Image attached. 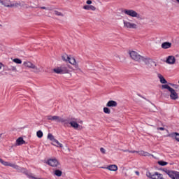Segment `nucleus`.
I'll return each mask as SVG.
<instances>
[{
    "instance_id": "obj_2",
    "label": "nucleus",
    "mask_w": 179,
    "mask_h": 179,
    "mask_svg": "<svg viewBox=\"0 0 179 179\" xmlns=\"http://www.w3.org/2000/svg\"><path fill=\"white\" fill-rule=\"evenodd\" d=\"M122 13L125 15H127V16H131V17H136L137 19H141V14L137 13L136 11L134 10L124 9L122 10Z\"/></svg>"
},
{
    "instance_id": "obj_22",
    "label": "nucleus",
    "mask_w": 179,
    "mask_h": 179,
    "mask_svg": "<svg viewBox=\"0 0 179 179\" xmlns=\"http://www.w3.org/2000/svg\"><path fill=\"white\" fill-rule=\"evenodd\" d=\"M54 174L55 176H57V177H61V176H62V171L61 170L56 169L54 171Z\"/></svg>"
},
{
    "instance_id": "obj_44",
    "label": "nucleus",
    "mask_w": 179,
    "mask_h": 179,
    "mask_svg": "<svg viewBox=\"0 0 179 179\" xmlns=\"http://www.w3.org/2000/svg\"><path fill=\"white\" fill-rule=\"evenodd\" d=\"M177 2H179V0H176Z\"/></svg>"
},
{
    "instance_id": "obj_43",
    "label": "nucleus",
    "mask_w": 179,
    "mask_h": 179,
    "mask_svg": "<svg viewBox=\"0 0 179 179\" xmlns=\"http://www.w3.org/2000/svg\"><path fill=\"white\" fill-rule=\"evenodd\" d=\"M40 1H41V2H44V1H45V0H40Z\"/></svg>"
},
{
    "instance_id": "obj_17",
    "label": "nucleus",
    "mask_w": 179,
    "mask_h": 179,
    "mask_svg": "<svg viewBox=\"0 0 179 179\" xmlns=\"http://www.w3.org/2000/svg\"><path fill=\"white\" fill-rule=\"evenodd\" d=\"M170 138H174L177 142H179V134L177 132H173L168 135Z\"/></svg>"
},
{
    "instance_id": "obj_37",
    "label": "nucleus",
    "mask_w": 179,
    "mask_h": 179,
    "mask_svg": "<svg viewBox=\"0 0 179 179\" xmlns=\"http://www.w3.org/2000/svg\"><path fill=\"white\" fill-rule=\"evenodd\" d=\"M171 86H173L175 87V89H178V85H174V84H171Z\"/></svg>"
},
{
    "instance_id": "obj_20",
    "label": "nucleus",
    "mask_w": 179,
    "mask_h": 179,
    "mask_svg": "<svg viewBox=\"0 0 179 179\" xmlns=\"http://www.w3.org/2000/svg\"><path fill=\"white\" fill-rule=\"evenodd\" d=\"M70 125L75 129H78L79 128V124L75 121H71L70 122Z\"/></svg>"
},
{
    "instance_id": "obj_29",
    "label": "nucleus",
    "mask_w": 179,
    "mask_h": 179,
    "mask_svg": "<svg viewBox=\"0 0 179 179\" xmlns=\"http://www.w3.org/2000/svg\"><path fill=\"white\" fill-rule=\"evenodd\" d=\"M55 15H56V16H64V14L58 10H55Z\"/></svg>"
},
{
    "instance_id": "obj_26",
    "label": "nucleus",
    "mask_w": 179,
    "mask_h": 179,
    "mask_svg": "<svg viewBox=\"0 0 179 179\" xmlns=\"http://www.w3.org/2000/svg\"><path fill=\"white\" fill-rule=\"evenodd\" d=\"M162 89H167V90H169V92H170L173 88H171L170 86H169L167 85H162Z\"/></svg>"
},
{
    "instance_id": "obj_25",
    "label": "nucleus",
    "mask_w": 179,
    "mask_h": 179,
    "mask_svg": "<svg viewBox=\"0 0 179 179\" xmlns=\"http://www.w3.org/2000/svg\"><path fill=\"white\" fill-rule=\"evenodd\" d=\"M63 61H65L66 62H69V59H71V57H69L68 55H64L62 57Z\"/></svg>"
},
{
    "instance_id": "obj_16",
    "label": "nucleus",
    "mask_w": 179,
    "mask_h": 179,
    "mask_svg": "<svg viewBox=\"0 0 179 179\" xmlns=\"http://www.w3.org/2000/svg\"><path fill=\"white\" fill-rule=\"evenodd\" d=\"M0 163L3 164V166H8L10 167H16V166L12 163H9L8 162L3 161L2 159L0 158Z\"/></svg>"
},
{
    "instance_id": "obj_24",
    "label": "nucleus",
    "mask_w": 179,
    "mask_h": 179,
    "mask_svg": "<svg viewBox=\"0 0 179 179\" xmlns=\"http://www.w3.org/2000/svg\"><path fill=\"white\" fill-rule=\"evenodd\" d=\"M108 108L109 107L107 106L103 108V113H105V114H111V110Z\"/></svg>"
},
{
    "instance_id": "obj_7",
    "label": "nucleus",
    "mask_w": 179,
    "mask_h": 179,
    "mask_svg": "<svg viewBox=\"0 0 179 179\" xmlns=\"http://www.w3.org/2000/svg\"><path fill=\"white\" fill-rule=\"evenodd\" d=\"M47 164L51 166V167H58L59 162L57 159H50L47 161Z\"/></svg>"
},
{
    "instance_id": "obj_32",
    "label": "nucleus",
    "mask_w": 179,
    "mask_h": 179,
    "mask_svg": "<svg viewBox=\"0 0 179 179\" xmlns=\"http://www.w3.org/2000/svg\"><path fill=\"white\" fill-rule=\"evenodd\" d=\"M83 9H86L87 10H89V9H90V6H83Z\"/></svg>"
},
{
    "instance_id": "obj_9",
    "label": "nucleus",
    "mask_w": 179,
    "mask_h": 179,
    "mask_svg": "<svg viewBox=\"0 0 179 179\" xmlns=\"http://www.w3.org/2000/svg\"><path fill=\"white\" fill-rule=\"evenodd\" d=\"M69 62L75 67V69H73V71H78L79 69V64H78V62H76V59L74 57H70Z\"/></svg>"
},
{
    "instance_id": "obj_38",
    "label": "nucleus",
    "mask_w": 179,
    "mask_h": 179,
    "mask_svg": "<svg viewBox=\"0 0 179 179\" xmlns=\"http://www.w3.org/2000/svg\"><path fill=\"white\" fill-rule=\"evenodd\" d=\"M129 153H139V151H129Z\"/></svg>"
},
{
    "instance_id": "obj_33",
    "label": "nucleus",
    "mask_w": 179,
    "mask_h": 179,
    "mask_svg": "<svg viewBox=\"0 0 179 179\" xmlns=\"http://www.w3.org/2000/svg\"><path fill=\"white\" fill-rule=\"evenodd\" d=\"M100 151L101 152V153H103V155L106 153V150L103 148H100Z\"/></svg>"
},
{
    "instance_id": "obj_10",
    "label": "nucleus",
    "mask_w": 179,
    "mask_h": 179,
    "mask_svg": "<svg viewBox=\"0 0 179 179\" xmlns=\"http://www.w3.org/2000/svg\"><path fill=\"white\" fill-rule=\"evenodd\" d=\"M23 65L26 66V68H30L31 69H38L37 66L34 65L31 62H24Z\"/></svg>"
},
{
    "instance_id": "obj_6",
    "label": "nucleus",
    "mask_w": 179,
    "mask_h": 179,
    "mask_svg": "<svg viewBox=\"0 0 179 179\" xmlns=\"http://www.w3.org/2000/svg\"><path fill=\"white\" fill-rule=\"evenodd\" d=\"M147 177H148V178H151V179H160L162 178V174L155 172V173H152L150 172H148L146 173Z\"/></svg>"
},
{
    "instance_id": "obj_8",
    "label": "nucleus",
    "mask_w": 179,
    "mask_h": 179,
    "mask_svg": "<svg viewBox=\"0 0 179 179\" xmlns=\"http://www.w3.org/2000/svg\"><path fill=\"white\" fill-rule=\"evenodd\" d=\"M48 120L49 121H57V122H65V119L59 117V116H49Z\"/></svg>"
},
{
    "instance_id": "obj_27",
    "label": "nucleus",
    "mask_w": 179,
    "mask_h": 179,
    "mask_svg": "<svg viewBox=\"0 0 179 179\" xmlns=\"http://www.w3.org/2000/svg\"><path fill=\"white\" fill-rule=\"evenodd\" d=\"M36 136H38V138H43V131H41V130H39L36 132Z\"/></svg>"
},
{
    "instance_id": "obj_39",
    "label": "nucleus",
    "mask_w": 179,
    "mask_h": 179,
    "mask_svg": "<svg viewBox=\"0 0 179 179\" xmlns=\"http://www.w3.org/2000/svg\"><path fill=\"white\" fill-rule=\"evenodd\" d=\"M66 152L67 153H69V152H71V149H69V148H67L66 150Z\"/></svg>"
},
{
    "instance_id": "obj_14",
    "label": "nucleus",
    "mask_w": 179,
    "mask_h": 179,
    "mask_svg": "<svg viewBox=\"0 0 179 179\" xmlns=\"http://www.w3.org/2000/svg\"><path fill=\"white\" fill-rule=\"evenodd\" d=\"M117 106H118L117 101L113 100L108 101V103H106V107H109L110 108L113 107H117Z\"/></svg>"
},
{
    "instance_id": "obj_12",
    "label": "nucleus",
    "mask_w": 179,
    "mask_h": 179,
    "mask_svg": "<svg viewBox=\"0 0 179 179\" xmlns=\"http://www.w3.org/2000/svg\"><path fill=\"white\" fill-rule=\"evenodd\" d=\"M48 139H50V141H53V142H55L57 145H59V148H62V144L59 143L57 139L53 136L52 134H48Z\"/></svg>"
},
{
    "instance_id": "obj_35",
    "label": "nucleus",
    "mask_w": 179,
    "mask_h": 179,
    "mask_svg": "<svg viewBox=\"0 0 179 179\" xmlns=\"http://www.w3.org/2000/svg\"><path fill=\"white\" fill-rule=\"evenodd\" d=\"M157 131H164V127H157Z\"/></svg>"
},
{
    "instance_id": "obj_42",
    "label": "nucleus",
    "mask_w": 179,
    "mask_h": 179,
    "mask_svg": "<svg viewBox=\"0 0 179 179\" xmlns=\"http://www.w3.org/2000/svg\"><path fill=\"white\" fill-rule=\"evenodd\" d=\"M41 9H47L45 7H41Z\"/></svg>"
},
{
    "instance_id": "obj_21",
    "label": "nucleus",
    "mask_w": 179,
    "mask_h": 179,
    "mask_svg": "<svg viewBox=\"0 0 179 179\" xmlns=\"http://www.w3.org/2000/svg\"><path fill=\"white\" fill-rule=\"evenodd\" d=\"M158 78H159L161 83H167V80H166V79L164 78V77H163V76H162V74H158Z\"/></svg>"
},
{
    "instance_id": "obj_19",
    "label": "nucleus",
    "mask_w": 179,
    "mask_h": 179,
    "mask_svg": "<svg viewBox=\"0 0 179 179\" xmlns=\"http://www.w3.org/2000/svg\"><path fill=\"white\" fill-rule=\"evenodd\" d=\"M110 171H117L118 170V166L117 165H109L106 168Z\"/></svg>"
},
{
    "instance_id": "obj_1",
    "label": "nucleus",
    "mask_w": 179,
    "mask_h": 179,
    "mask_svg": "<svg viewBox=\"0 0 179 179\" xmlns=\"http://www.w3.org/2000/svg\"><path fill=\"white\" fill-rule=\"evenodd\" d=\"M129 54L130 58H131V59L133 61H135L136 62H141V61H146V58L139 55V53H138L136 51L130 50L129 51Z\"/></svg>"
},
{
    "instance_id": "obj_11",
    "label": "nucleus",
    "mask_w": 179,
    "mask_h": 179,
    "mask_svg": "<svg viewBox=\"0 0 179 179\" xmlns=\"http://www.w3.org/2000/svg\"><path fill=\"white\" fill-rule=\"evenodd\" d=\"M169 92L171 93L170 97L171 100H177V99H178V94H177V92H176V90H174V89L172 88V90Z\"/></svg>"
},
{
    "instance_id": "obj_23",
    "label": "nucleus",
    "mask_w": 179,
    "mask_h": 179,
    "mask_svg": "<svg viewBox=\"0 0 179 179\" xmlns=\"http://www.w3.org/2000/svg\"><path fill=\"white\" fill-rule=\"evenodd\" d=\"M138 154L140 155V156H150V154H149V152L141 150L140 152H138Z\"/></svg>"
},
{
    "instance_id": "obj_41",
    "label": "nucleus",
    "mask_w": 179,
    "mask_h": 179,
    "mask_svg": "<svg viewBox=\"0 0 179 179\" xmlns=\"http://www.w3.org/2000/svg\"><path fill=\"white\" fill-rule=\"evenodd\" d=\"M136 174H137V176H139V172L138 171H136Z\"/></svg>"
},
{
    "instance_id": "obj_40",
    "label": "nucleus",
    "mask_w": 179,
    "mask_h": 179,
    "mask_svg": "<svg viewBox=\"0 0 179 179\" xmlns=\"http://www.w3.org/2000/svg\"><path fill=\"white\" fill-rule=\"evenodd\" d=\"M12 71H16V67H13Z\"/></svg>"
},
{
    "instance_id": "obj_34",
    "label": "nucleus",
    "mask_w": 179,
    "mask_h": 179,
    "mask_svg": "<svg viewBox=\"0 0 179 179\" xmlns=\"http://www.w3.org/2000/svg\"><path fill=\"white\" fill-rule=\"evenodd\" d=\"M90 9H91V10H96V7L94 6H90Z\"/></svg>"
},
{
    "instance_id": "obj_18",
    "label": "nucleus",
    "mask_w": 179,
    "mask_h": 179,
    "mask_svg": "<svg viewBox=\"0 0 179 179\" xmlns=\"http://www.w3.org/2000/svg\"><path fill=\"white\" fill-rule=\"evenodd\" d=\"M24 143H26V141H24L22 137H20L16 140L17 146H20V145H24Z\"/></svg>"
},
{
    "instance_id": "obj_45",
    "label": "nucleus",
    "mask_w": 179,
    "mask_h": 179,
    "mask_svg": "<svg viewBox=\"0 0 179 179\" xmlns=\"http://www.w3.org/2000/svg\"><path fill=\"white\" fill-rule=\"evenodd\" d=\"M69 68L71 69V66H69Z\"/></svg>"
},
{
    "instance_id": "obj_46",
    "label": "nucleus",
    "mask_w": 179,
    "mask_h": 179,
    "mask_svg": "<svg viewBox=\"0 0 179 179\" xmlns=\"http://www.w3.org/2000/svg\"><path fill=\"white\" fill-rule=\"evenodd\" d=\"M0 69H1V66H0Z\"/></svg>"
},
{
    "instance_id": "obj_4",
    "label": "nucleus",
    "mask_w": 179,
    "mask_h": 179,
    "mask_svg": "<svg viewBox=\"0 0 179 179\" xmlns=\"http://www.w3.org/2000/svg\"><path fill=\"white\" fill-rule=\"evenodd\" d=\"M164 171L171 178H172V179H179V173H178V172H176V171H169V170H164Z\"/></svg>"
},
{
    "instance_id": "obj_15",
    "label": "nucleus",
    "mask_w": 179,
    "mask_h": 179,
    "mask_svg": "<svg viewBox=\"0 0 179 179\" xmlns=\"http://www.w3.org/2000/svg\"><path fill=\"white\" fill-rule=\"evenodd\" d=\"M162 48L164 50H167L169 48H171V43L170 42H164L161 45Z\"/></svg>"
},
{
    "instance_id": "obj_5",
    "label": "nucleus",
    "mask_w": 179,
    "mask_h": 179,
    "mask_svg": "<svg viewBox=\"0 0 179 179\" xmlns=\"http://www.w3.org/2000/svg\"><path fill=\"white\" fill-rule=\"evenodd\" d=\"M124 27H127V29H138V24L132 22H128V21H124Z\"/></svg>"
},
{
    "instance_id": "obj_30",
    "label": "nucleus",
    "mask_w": 179,
    "mask_h": 179,
    "mask_svg": "<svg viewBox=\"0 0 179 179\" xmlns=\"http://www.w3.org/2000/svg\"><path fill=\"white\" fill-rule=\"evenodd\" d=\"M158 164H159V166H167V162L164 161H159Z\"/></svg>"
},
{
    "instance_id": "obj_28",
    "label": "nucleus",
    "mask_w": 179,
    "mask_h": 179,
    "mask_svg": "<svg viewBox=\"0 0 179 179\" xmlns=\"http://www.w3.org/2000/svg\"><path fill=\"white\" fill-rule=\"evenodd\" d=\"M0 2H1V3H2V5H5L6 6H7V8H12V7L15 6V4L6 5V4L3 3V1H2V0H0Z\"/></svg>"
},
{
    "instance_id": "obj_13",
    "label": "nucleus",
    "mask_w": 179,
    "mask_h": 179,
    "mask_svg": "<svg viewBox=\"0 0 179 179\" xmlns=\"http://www.w3.org/2000/svg\"><path fill=\"white\" fill-rule=\"evenodd\" d=\"M166 62L167 64H170L171 65H173L176 64V57H174V56H169L168 58L166 59Z\"/></svg>"
},
{
    "instance_id": "obj_3",
    "label": "nucleus",
    "mask_w": 179,
    "mask_h": 179,
    "mask_svg": "<svg viewBox=\"0 0 179 179\" xmlns=\"http://www.w3.org/2000/svg\"><path fill=\"white\" fill-rule=\"evenodd\" d=\"M53 72L55 73H69V70L67 67L65 66H60V67H56L53 69Z\"/></svg>"
},
{
    "instance_id": "obj_31",
    "label": "nucleus",
    "mask_w": 179,
    "mask_h": 179,
    "mask_svg": "<svg viewBox=\"0 0 179 179\" xmlns=\"http://www.w3.org/2000/svg\"><path fill=\"white\" fill-rule=\"evenodd\" d=\"M13 62H15V64H22V60H20V59H14L13 60Z\"/></svg>"
},
{
    "instance_id": "obj_36",
    "label": "nucleus",
    "mask_w": 179,
    "mask_h": 179,
    "mask_svg": "<svg viewBox=\"0 0 179 179\" xmlns=\"http://www.w3.org/2000/svg\"><path fill=\"white\" fill-rule=\"evenodd\" d=\"M87 5H92V0H87Z\"/></svg>"
}]
</instances>
